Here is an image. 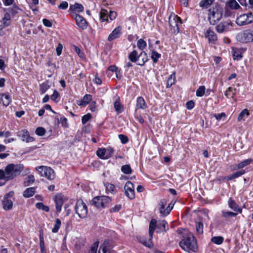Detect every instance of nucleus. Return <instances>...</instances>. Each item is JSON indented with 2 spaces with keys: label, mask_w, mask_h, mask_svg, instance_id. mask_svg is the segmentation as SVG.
<instances>
[{
  "label": "nucleus",
  "mask_w": 253,
  "mask_h": 253,
  "mask_svg": "<svg viewBox=\"0 0 253 253\" xmlns=\"http://www.w3.org/2000/svg\"><path fill=\"white\" fill-rule=\"evenodd\" d=\"M24 169L22 164H9L4 169H0V180L8 181L19 175Z\"/></svg>",
  "instance_id": "nucleus-1"
},
{
  "label": "nucleus",
  "mask_w": 253,
  "mask_h": 253,
  "mask_svg": "<svg viewBox=\"0 0 253 253\" xmlns=\"http://www.w3.org/2000/svg\"><path fill=\"white\" fill-rule=\"evenodd\" d=\"M183 239L180 241L179 246L185 251L196 252L198 250V246L195 238L191 233L185 231Z\"/></svg>",
  "instance_id": "nucleus-2"
},
{
  "label": "nucleus",
  "mask_w": 253,
  "mask_h": 253,
  "mask_svg": "<svg viewBox=\"0 0 253 253\" xmlns=\"http://www.w3.org/2000/svg\"><path fill=\"white\" fill-rule=\"evenodd\" d=\"M156 226L160 230L165 231L169 229L168 223L166 221H159L157 224V221L155 219H152L149 223V236L151 239L153 237V234Z\"/></svg>",
  "instance_id": "nucleus-3"
},
{
  "label": "nucleus",
  "mask_w": 253,
  "mask_h": 253,
  "mask_svg": "<svg viewBox=\"0 0 253 253\" xmlns=\"http://www.w3.org/2000/svg\"><path fill=\"white\" fill-rule=\"evenodd\" d=\"M111 201V198L108 196H97L92 200L91 204L99 209L104 208L109 205Z\"/></svg>",
  "instance_id": "nucleus-4"
},
{
  "label": "nucleus",
  "mask_w": 253,
  "mask_h": 253,
  "mask_svg": "<svg viewBox=\"0 0 253 253\" xmlns=\"http://www.w3.org/2000/svg\"><path fill=\"white\" fill-rule=\"evenodd\" d=\"M36 170L39 171L41 176L45 177L48 180H53L55 177V173L53 169L47 166L37 167Z\"/></svg>",
  "instance_id": "nucleus-5"
},
{
  "label": "nucleus",
  "mask_w": 253,
  "mask_h": 253,
  "mask_svg": "<svg viewBox=\"0 0 253 253\" xmlns=\"http://www.w3.org/2000/svg\"><path fill=\"white\" fill-rule=\"evenodd\" d=\"M76 213L81 218H85L87 217L88 210L87 206L82 200L77 201L75 207Z\"/></svg>",
  "instance_id": "nucleus-6"
},
{
  "label": "nucleus",
  "mask_w": 253,
  "mask_h": 253,
  "mask_svg": "<svg viewBox=\"0 0 253 253\" xmlns=\"http://www.w3.org/2000/svg\"><path fill=\"white\" fill-rule=\"evenodd\" d=\"M236 38L238 42L243 43L253 42V31L248 30L239 33Z\"/></svg>",
  "instance_id": "nucleus-7"
},
{
  "label": "nucleus",
  "mask_w": 253,
  "mask_h": 253,
  "mask_svg": "<svg viewBox=\"0 0 253 253\" xmlns=\"http://www.w3.org/2000/svg\"><path fill=\"white\" fill-rule=\"evenodd\" d=\"M222 15L221 10L217 8L209 9V20L212 25H215L221 18Z\"/></svg>",
  "instance_id": "nucleus-8"
},
{
  "label": "nucleus",
  "mask_w": 253,
  "mask_h": 253,
  "mask_svg": "<svg viewBox=\"0 0 253 253\" xmlns=\"http://www.w3.org/2000/svg\"><path fill=\"white\" fill-rule=\"evenodd\" d=\"M252 22H253V15L251 12L241 15L236 20V24L240 26L248 25Z\"/></svg>",
  "instance_id": "nucleus-9"
},
{
  "label": "nucleus",
  "mask_w": 253,
  "mask_h": 253,
  "mask_svg": "<svg viewBox=\"0 0 253 253\" xmlns=\"http://www.w3.org/2000/svg\"><path fill=\"white\" fill-rule=\"evenodd\" d=\"M169 25L172 32L174 33H178L179 32L178 25L181 23L179 17L174 14H171L169 16Z\"/></svg>",
  "instance_id": "nucleus-10"
},
{
  "label": "nucleus",
  "mask_w": 253,
  "mask_h": 253,
  "mask_svg": "<svg viewBox=\"0 0 253 253\" xmlns=\"http://www.w3.org/2000/svg\"><path fill=\"white\" fill-rule=\"evenodd\" d=\"M14 194V192L11 191L4 196L2 201V207L4 210L7 211L12 208L13 201L10 198L13 197Z\"/></svg>",
  "instance_id": "nucleus-11"
},
{
  "label": "nucleus",
  "mask_w": 253,
  "mask_h": 253,
  "mask_svg": "<svg viewBox=\"0 0 253 253\" xmlns=\"http://www.w3.org/2000/svg\"><path fill=\"white\" fill-rule=\"evenodd\" d=\"M125 191L126 196L130 199H133L135 198L134 185L132 182L128 181L125 185Z\"/></svg>",
  "instance_id": "nucleus-12"
},
{
  "label": "nucleus",
  "mask_w": 253,
  "mask_h": 253,
  "mask_svg": "<svg viewBox=\"0 0 253 253\" xmlns=\"http://www.w3.org/2000/svg\"><path fill=\"white\" fill-rule=\"evenodd\" d=\"M232 24L231 21L221 22L216 26V31L219 33H222L224 31H230L232 27Z\"/></svg>",
  "instance_id": "nucleus-13"
},
{
  "label": "nucleus",
  "mask_w": 253,
  "mask_h": 253,
  "mask_svg": "<svg viewBox=\"0 0 253 253\" xmlns=\"http://www.w3.org/2000/svg\"><path fill=\"white\" fill-rule=\"evenodd\" d=\"M114 244L111 240H105L100 246L99 250L103 253H110L111 250L113 248Z\"/></svg>",
  "instance_id": "nucleus-14"
},
{
  "label": "nucleus",
  "mask_w": 253,
  "mask_h": 253,
  "mask_svg": "<svg viewBox=\"0 0 253 253\" xmlns=\"http://www.w3.org/2000/svg\"><path fill=\"white\" fill-rule=\"evenodd\" d=\"M72 17L75 20L77 25L83 29H85L87 27V22L85 19L81 15L73 13Z\"/></svg>",
  "instance_id": "nucleus-15"
},
{
  "label": "nucleus",
  "mask_w": 253,
  "mask_h": 253,
  "mask_svg": "<svg viewBox=\"0 0 253 253\" xmlns=\"http://www.w3.org/2000/svg\"><path fill=\"white\" fill-rule=\"evenodd\" d=\"M122 34V27L119 26L116 27L114 30L109 34L108 37V41H112L113 40L119 38Z\"/></svg>",
  "instance_id": "nucleus-16"
},
{
  "label": "nucleus",
  "mask_w": 253,
  "mask_h": 253,
  "mask_svg": "<svg viewBox=\"0 0 253 253\" xmlns=\"http://www.w3.org/2000/svg\"><path fill=\"white\" fill-rule=\"evenodd\" d=\"M66 201V198L62 194H57L54 197V202L56 205V209L57 212H60L61 210L62 206L64 202Z\"/></svg>",
  "instance_id": "nucleus-17"
},
{
  "label": "nucleus",
  "mask_w": 253,
  "mask_h": 253,
  "mask_svg": "<svg viewBox=\"0 0 253 253\" xmlns=\"http://www.w3.org/2000/svg\"><path fill=\"white\" fill-rule=\"evenodd\" d=\"M18 135L21 137L22 140L24 142L28 143L33 142L34 140V138L30 136L29 132L26 129H23L19 132Z\"/></svg>",
  "instance_id": "nucleus-18"
},
{
  "label": "nucleus",
  "mask_w": 253,
  "mask_h": 253,
  "mask_svg": "<svg viewBox=\"0 0 253 253\" xmlns=\"http://www.w3.org/2000/svg\"><path fill=\"white\" fill-rule=\"evenodd\" d=\"M205 37L208 38L209 42L214 43L217 40V36L212 31L209 29L205 33Z\"/></svg>",
  "instance_id": "nucleus-19"
},
{
  "label": "nucleus",
  "mask_w": 253,
  "mask_h": 253,
  "mask_svg": "<svg viewBox=\"0 0 253 253\" xmlns=\"http://www.w3.org/2000/svg\"><path fill=\"white\" fill-rule=\"evenodd\" d=\"M92 96L90 94H85L82 100L77 101V104L79 106L85 107L90 102Z\"/></svg>",
  "instance_id": "nucleus-20"
},
{
  "label": "nucleus",
  "mask_w": 253,
  "mask_h": 253,
  "mask_svg": "<svg viewBox=\"0 0 253 253\" xmlns=\"http://www.w3.org/2000/svg\"><path fill=\"white\" fill-rule=\"evenodd\" d=\"M147 108V105L144 99L142 97H138L136 100V109L144 110Z\"/></svg>",
  "instance_id": "nucleus-21"
},
{
  "label": "nucleus",
  "mask_w": 253,
  "mask_h": 253,
  "mask_svg": "<svg viewBox=\"0 0 253 253\" xmlns=\"http://www.w3.org/2000/svg\"><path fill=\"white\" fill-rule=\"evenodd\" d=\"M147 60L148 57L147 54L145 52L142 51L137 57V64L140 66H143Z\"/></svg>",
  "instance_id": "nucleus-22"
},
{
  "label": "nucleus",
  "mask_w": 253,
  "mask_h": 253,
  "mask_svg": "<svg viewBox=\"0 0 253 253\" xmlns=\"http://www.w3.org/2000/svg\"><path fill=\"white\" fill-rule=\"evenodd\" d=\"M228 206L230 209L235 211H238L240 213L242 212V209H240L238 205L236 203L235 201L230 198L228 200Z\"/></svg>",
  "instance_id": "nucleus-23"
},
{
  "label": "nucleus",
  "mask_w": 253,
  "mask_h": 253,
  "mask_svg": "<svg viewBox=\"0 0 253 253\" xmlns=\"http://www.w3.org/2000/svg\"><path fill=\"white\" fill-rule=\"evenodd\" d=\"M11 23V17L9 13H6L4 14V17L1 21L0 22V24L4 27L8 26Z\"/></svg>",
  "instance_id": "nucleus-24"
},
{
  "label": "nucleus",
  "mask_w": 253,
  "mask_h": 253,
  "mask_svg": "<svg viewBox=\"0 0 253 253\" xmlns=\"http://www.w3.org/2000/svg\"><path fill=\"white\" fill-rule=\"evenodd\" d=\"M167 205V201L165 199H162L160 201V212L162 216H166L167 215L166 209H165V207Z\"/></svg>",
  "instance_id": "nucleus-25"
},
{
  "label": "nucleus",
  "mask_w": 253,
  "mask_h": 253,
  "mask_svg": "<svg viewBox=\"0 0 253 253\" xmlns=\"http://www.w3.org/2000/svg\"><path fill=\"white\" fill-rule=\"evenodd\" d=\"M36 192L35 187L27 188L23 192V196L25 198H30L33 196Z\"/></svg>",
  "instance_id": "nucleus-26"
},
{
  "label": "nucleus",
  "mask_w": 253,
  "mask_h": 253,
  "mask_svg": "<svg viewBox=\"0 0 253 253\" xmlns=\"http://www.w3.org/2000/svg\"><path fill=\"white\" fill-rule=\"evenodd\" d=\"M69 10L72 11H77L78 12H82L84 10L83 6L79 3H75L73 5H71L69 8Z\"/></svg>",
  "instance_id": "nucleus-27"
},
{
  "label": "nucleus",
  "mask_w": 253,
  "mask_h": 253,
  "mask_svg": "<svg viewBox=\"0 0 253 253\" xmlns=\"http://www.w3.org/2000/svg\"><path fill=\"white\" fill-rule=\"evenodd\" d=\"M106 152V149L105 148H100L97 150L96 154L98 157L102 159H107L109 158V156H105Z\"/></svg>",
  "instance_id": "nucleus-28"
},
{
  "label": "nucleus",
  "mask_w": 253,
  "mask_h": 253,
  "mask_svg": "<svg viewBox=\"0 0 253 253\" xmlns=\"http://www.w3.org/2000/svg\"><path fill=\"white\" fill-rule=\"evenodd\" d=\"M249 115L248 110L247 109H244L238 115V121L245 120V118H247Z\"/></svg>",
  "instance_id": "nucleus-29"
},
{
  "label": "nucleus",
  "mask_w": 253,
  "mask_h": 253,
  "mask_svg": "<svg viewBox=\"0 0 253 253\" xmlns=\"http://www.w3.org/2000/svg\"><path fill=\"white\" fill-rule=\"evenodd\" d=\"M228 6L232 9H237L240 7L239 4L235 0H230L227 2Z\"/></svg>",
  "instance_id": "nucleus-30"
},
{
  "label": "nucleus",
  "mask_w": 253,
  "mask_h": 253,
  "mask_svg": "<svg viewBox=\"0 0 253 253\" xmlns=\"http://www.w3.org/2000/svg\"><path fill=\"white\" fill-rule=\"evenodd\" d=\"M1 100L3 104L5 106H7L11 102V98L8 94H3L2 95Z\"/></svg>",
  "instance_id": "nucleus-31"
},
{
  "label": "nucleus",
  "mask_w": 253,
  "mask_h": 253,
  "mask_svg": "<svg viewBox=\"0 0 253 253\" xmlns=\"http://www.w3.org/2000/svg\"><path fill=\"white\" fill-rule=\"evenodd\" d=\"M236 93V89L229 87L225 93V95L227 98H233Z\"/></svg>",
  "instance_id": "nucleus-32"
},
{
  "label": "nucleus",
  "mask_w": 253,
  "mask_h": 253,
  "mask_svg": "<svg viewBox=\"0 0 253 253\" xmlns=\"http://www.w3.org/2000/svg\"><path fill=\"white\" fill-rule=\"evenodd\" d=\"M109 17V13L107 10L102 9L100 12V18L102 21H107Z\"/></svg>",
  "instance_id": "nucleus-33"
},
{
  "label": "nucleus",
  "mask_w": 253,
  "mask_h": 253,
  "mask_svg": "<svg viewBox=\"0 0 253 253\" xmlns=\"http://www.w3.org/2000/svg\"><path fill=\"white\" fill-rule=\"evenodd\" d=\"M115 191L116 187L114 185L110 183H107L106 184V191L107 194H114Z\"/></svg>",
  "instance_id": "nucleus-34"
},
{
  "label": "nucleus",
  "mask_w": 253,
  "mask_h": 253,
  "mask_svg": "<svg viewBox=\"0 0 253 253\" xmlns=\"http://www.w3.org/2000/svg\"><path fill=\"white\" fill-rule=\"evenodd\" d=\"M224 239L221 236H214L211 239V241L216 245H221Z\"/></svg>",
  "instance_id": "nucleus-35"
},
{
  "label": "nucleus",
  "mask_w": 253,
  "mask_h": 253,
  "mask_svg": "<svg viewBox=\"0 0 253 253\" xmlns=\"http://www.w3.org/2000/svg\"><path fill=\"white\" fill-rule=\"evenodd\" d=\"M233 57L234 59L239 60L242 58V55L239 49L235 48L233 49Z\"/></svg>",
  "instance_id": "nucleus-36"
},
{
  "label": "nucleus",
  "mask_w": 253,
  "mask_h": 253,
  "mask_svg": "<svg viewBox=\"0 0 253 253\" xmlns=\"http://www.w3.org/2000/svg\"><path fill=\"white\" fill-rule=\"evenodd\" d=\"M121 171L126 174H130L132 172V169L129 165H123L121 168Z\"/></svg>",
  "instance_id": "nucleus-37"
},
{
  "label": "nucleus",
  "mask_w": 253,
  "mask_h": 253,
  "mask_svg": "<svg viewBox=\"0 0 253 253\" xmlns=\"http://www.w3.org/2000/svg\"><path fill=\"white\" fill-rule=\"evenodd\" d=\"M253 160L251 158L246 159L239 164V167H240L241 169L243 168L250 165L252 163H253Z\"/></svg>",
  "instance_id": "nucleus-38"
},
{
  "label": "nucleus",
  "mask_w": 253,
  "mask_h": 253,
  "mask_svg": "<svg viewBox=\"0 0 253 253\" xmlns=\"http://www.w3.org/2000/svg\"><path fill=\"white\" fill-rule=\"evenodd\" d=\"M34 181V176L32 174H30L26 178V180L24 182V184L25 186H28L31 183H33Z\"/></svg>",
  "instance_id": "nucleus-39"
},
{
  "label": "nucleus",
  "mask_w": 253,
  "mask_h": 253,
  "mask_svg": "<svg viewBox=\"0 0 253 253\" xmlns=\"http://www.w3.org/2000/svg\"><path fill=\"white\" fill-rule=\"evenodd\" d=\"M61 224V220L58 218H56L55 221L54 227L52 229V232L55 233H57L60 227Z\"/></svg>",
  "instance_id": "nucleus-40"
},
{
  "label": "nucleus",
  "mask_w": 253,
  "mask_h": 253,
  "mask_svg": "<svg viewBox=\"0 0 253 253\" xmlns=\"http://www.w3.org/2000/svg\"><path fill=\"white\" fill-rule=\"evenodd\" d=\"M213 1V0H202L200 2V6L207 8L212 4Z\"/></svg>",
  "instance_id": "nucleus-41"
},
{
  "label": "nucleus",
  "mask_w": 253,
  "mask_h": 253,
  "mask_svg": "<svg viewBox=\"0 0 253 253\" xmlns=\"http://www.w3.org/2000/svg\"><path fill=\"white\" fill-rule=\"evenodd\" d=\"M237 215V213L229 211H222V216L224 218H228L229 217H235Z\"/></svg>",
  "instance_id": "nucleus-42"
},
{
  "label": "nucleus",
  "mask_w": 253,
  "mask_h": 253,
  "mask_svg": "<svg viewBox=\"0 0 253 253\" xmlns=\"http://www.w3.org/2000/svg\"><path fill=\"white\" fill-rule=\"evenodd\" d=\"M146 42L143 39H140L137 41V46L139 49H144L146 47Z\"/></svg>",
  "instance_id": "nucleus-43"
},
{
  "label": "nucleus",
  "mask_w": 253,
  "mask_h": 253,
  "mask_svg": "<svg viewBox=\"0 0 253 253\" xmlns=\"http://www.w3.org/2000/svg\"><path fill=\"white\" fill-rule=\"evenodd\" d=\"M137 52L136 50H133L129 55V59L132 62H136L137 59Z\"/></svg>",
  "instance_id": "nucleus-44"
},
{
  "label": "nucleus",
  "mask_w": 253,
  "mask_h": 253,
  "mask_svg": "<svg viewBox=\"0 0 253 253\" xmlns=\"http://www.w3.org/2000/svg\"><path fill=\"white\" fill-rule=\"evenodd\" d=\"M114 108L118 114L122 113L123 111V106L121 105L120 102L118 101H116L114 103Z\"/></svg>",
  "instance_id": "nucleus-45"
},
{
  "label": "nucleus",
  "mask_w": 253,
  "mask_h": 253,
  "mask_svg": "<svg viewBox=\"0 0 253 253\" xmlns=\"http://www.w3.org/2000/svg\"><path fill=\"white\" fill-rule=\"evenodd\" d=\"M175 82V74H172L169 78L167 81V87H170L173 84H174Z\"/></svg>",
  "instance_id": "nucleus-46"
},
{
  "label": "nucleus",
  "mask_w": 253,
  "mask_h": 253,
  "mask_svg": "<svg viewBox=\"0 0 253 253\" xmlns=\"http://www.w3.org/2000/svg\"><path fill=\"white\" fill-rule=\"evenodd\" d=\"M205 87L203 85L200 86L196 91V95L199 97L203 96L205 92Z\"/></svg>",
  "instance_id": "nucleus-47"
},
{
  "label": "nucleus",
  "mask_w": 253,
  "mask_h": 253,
  "mask_svg": "<svg viewBox=\"0 0 253 253\" xmlns=\"http://www.w3.org/2000/svg\"><path fill=\"white\" fill-rule=\"evenodd\" d=\"M36 207L38 209H41L48 212L49 210L48 207L45 206L42 203H38L36 204Z\"/></svg>",
  "instance_id": "nucleus-48"
},
{
  "label": "nucleus",
  "mask_w": 253,
  "mask_h": 253,
  "mask_svg": "<svg viewBox=\"0 0 253 253\" xmlns=\"http://www.w3.org/2000/svg\"><path fill=\"white\" fill-rule=\"evenodd\" d=\"M160 54L158 53L156 51H153L151 55V58L154 63H156L158 61V59L160 57Z\"/></svg>",
  "instance_id": "nucleus-49"
},
{
  "label": "nucleus",
  "mask_w": 253,
  "mask_h": 253,
  "mask_svg": "<svg viewBox=\"0 0 253 253\" xmlns=\"http://www.w3.org/2000/svg\"><path fill=\"white\" fill-rule=\"evenodd\" d=\"M36 134L39 136H43L45 132V130L43 127H39L36 129Z\"/></svg>",
  "instance_id": "nucleus-50"
},
{
  "label": "nucleus",
  "mask_w": 253,
  "mask_h": 253,
  "mask_svg": "<svg viewBox=\"0 0 253 253\" xmlns=\"http://www.w3.org/2000/svg\"><path fill=\"white\" fill-rule=\"evenodd\" d=\"M98 242H95L91 247L88 253H96L98 246Z\"/></svg>",
  "instance_id": "nucleus-51"
},
{
  "label": "nucleus",
  "mask_w": 253,
  "mask_h": 253,
  "mask_svg": "<svg viewBox=\"0 0 253 253\" xmlns=\"http://www.w3.org/2000/svg\"><path fill=\"white\" fill-rule=\"evenodd\" d=\"M196 228L197 233L199 234H202L203 232V225L202 222H198L196 225Z\"/></svg>",
  "instance_id": "nucleus-52"
},
{
  "label": "nucleus",
  "mask_w": 253,
  "mask_h": 253,
  "mask_svg": "<svg viewBox=\"0 0 253 253\" xmlns=\"http://www.w3.org/2000/svg\"><path fill=\"white\" fill-rule=\"evenodd\" d=\"M245 173V170L244 169H241L239 171L235 172V173L232 174V177H234V179L238 177H240L243 175Z\"/></svg>",
  "instance_id": "nucleus-53"
},
{
  "label": "nucleus",
  "mask_w": 253,
  "mask_h": 253,
  "mask_svg": "<svg viewBox=\"0 0 253 253\" xmlns=\"http://www.w3.org/2000/svg\"><path fill=\"white\" fill-rule=\"evenodd\" d=\"M91 118V115L89 113H88L84 116L82 117V122L83 124H86Z\"/></svg>",
  "instance_id": "nucleus-54"
},
{
  "label": "nucleus",
  "mask_w": 253,
  "mask_h": 253,
  "mask_svg": "<svg viewBox=\"0 0 253 253\" xmlns=\"http://www.w3.org/2000/svg\"><path fill=\"white\" fill-rule=\"evenodd\" d=\"M119 138L123 144H125L128 141L127 137L124 134L119 135Z\"/></svg>",
  "instance_id": "nucleus-55"
},
{
  "label": "nucleus",
  "mask_w": 253,
  "mask_h": 253,
  "mask_svg": "<svg viewBox=\"0 0 253 253\" xmlns=\"http://www.w3.org/2000/svg\"><path fill=\"white\" fill-rule=\"evenodd\" d=\"M59 97V95L57 91L54 90L53 94L51 96V99L55 101L56 102H57L58 101L56 100V99Z\"/></svg>",
  "instance_id": "nucleus-56"
},
{
  "label": "nucleus",
  "mask_w": 253,
  "mask_h": 253,
  "mask_svg": "<svg viewBox=\"0 0 253 253\" xmlns=\"http://www.w3.org/2000/svg\"><path fill=\"white\" fill-rule=\"evenodd\" d=\"M68 6V3L67 1H62V3L58 5V8L64 10L67 9Z\"/></svg>",
  "instance_id": "nucleus-57"
},
{
  "label": "nucleus",
  "mask_w": 253,
  "mask_h": 253,
  "mask_svg": "<svg viewBox=\"0 0 253 253\" xmlns=\"http://www.w3.org/2000/svg\"><path fill=\"white\" fill-rule=\"evenodd\" d=\"M194 105L195 103L192 100L189 101L186 103V108L189 110L193 108L194 107Z\"/></svg>",
  "instance_id": "nucleus-58"
},
{
  "label": "nucleus",
  "mask_w": 253,
  "mask_h": 253,
  "mask_svg": "<svg viewBox=\"0 0 253 253\" xmlns=\"http://www.w3.org/2000/svg\"><path fill=\"white\" fill-rule=\"evenodd\" d=\"M62 48H63L62 44L61 43H59L58 45V46L56 47V53L58 56H59L61 55V54L62 53Z\"/></svg>",
  "instance_id": "nucleus-59"
},
{
  "label": "nucleus",
  "mask_w": 253,
  "mask_h": 253,
  "mask_svg": "<svg viewBox=\"0 0 253 253\" xmlns=\"http://www.w3.org/2000/svg\"><path fill=\"white\" fill-rule=\"evenodd\" d=\"M117 13L115 11H110L109 17L111 20H114L117 17Z\"/></svg>",
  "instance_id": "nucleus-60"
},
{
  "label": "nucleus",
  "mask_w": 253,
  "mask_h": 253,
  "mask_svg": "<svg viewBox=\"0 0 253 253\" xmlns=\"http://www.w3.org/2000/svg\"><path fill=\"white\" fill-rule=\"evenodd\" d=\"M40 247H45L44 238L41 232L40 234Z\"/></svg>",
  "instance_id": "nucleus-61"
},
{
  "label": "nucleus",
  "mask_w": 253,
  "mask_h": 253,
  "mask_svg": "<svg viewBox=\"0 0 253 253\" xmlns=\"http://www.w3.org/2000/svg\"><path fill=\"white\" fill-rule=\"evenodd\" d=\"M121 208V206L120 205H116L115 207L112 208L110 210L111 212H114L118 211Z\"/></svg>",
  "instance_id": "nucleus-62"
},
{
  "label": "nucleus",
  "mask_w": 253,
  "mask_h": 253,
  "mask_svg": "<svg viewBox=\"0 0 253 253\" xmlns=\"http://www.w3.org/2000/svg\"><path fill=\"white\" fill-rule=\"evenodd\" d=\"M42 22L43 25L47 27H51L52 26L51 22L47 19H43Z\"/></svg>",
  "instance_id": "nucleus-63"
},
{
  "label": "nucleus",
  "mask_w": 253,
  "mask_h": 253,
  "mask_svg": "<svg viewBox=\"0 0 253 253\" xmlns=\"http://www.w3.org/2000/svg\"><path fill=\"white\" fill-rule=\"evenodd\" d=\"M93 81L97 85H100L102 84L101 79L100 78H99L97 75H95Z\"/></svg>",
  "instance_id": "nucleus-64"
}]
</instances>
